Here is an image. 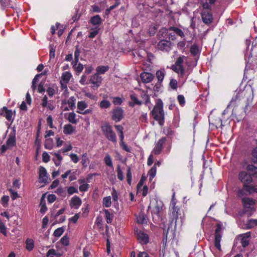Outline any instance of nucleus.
I'll return each mask as SVG.
<instances>
[{
    "mask_svg": "<svg viewBox=\"0 0 257 257\" xmlns=\"http://www.w3.org/2000/svg\"><path fill=\"white\" fill-rule=\"evenodd\" d=\"M4 109L5 110V114L4 116L8 120H11L13 116L12 110L8 109L6 106H4Z\"/></svg>",
    "mask_w": 257,
    "mask_h": 257,
    "instance_id": "34",
    "label": "nucleus"
},
{
    "mask_svg": "<svg viewBox=\"0 0 257 257\" xmlns=\"http://www.w3.org/2000/svg\"><path fill=\"white\" fill-rule=\"evenodd\" d=\"M190 53L193 56H195L199 53V50L197 45L194 44L190 47Z\"/></svg>",
    "mask_w": 257,
    "mask_h": 257,
    "instance_id": "42",
    "label": "nucleus"
},
{
    "mask_svg": "<svg viewBox=\"0 0 257 257\" xmlns=\"http://www.w3.org/2000/svg\"><path fill=\"white\" fill-rule=\"evenodd\" d=\"M72 75L69 72H65L62 75V79L65 83H68Z\"/></svg>",
    "mask_w": 257,
    "mask_h": 257,
    "instance_id": "40",
    "label": "nucleus"
},
{
    "mask_svg": "<svg viewBox=\"0 0 257 257\" xmlns=\"http://www.w3.org/2000/svg\"><path fill=\"white\" fill-rule=\"evenodd\" d=\"M209 120L210 124L213 125L217 127L218 125H222V120L220 118L218 117L216 118V115L215 114L211 113L209 116Z\"/></svg>",
    "mask_w": 257,
    "mask_h": 257,
    "instance_id": "17",
    "label": "nucleus"
},
{
    "mask_svg": "<svg viewBox=\"0 0 257 257\" xmlns=\"http://www.w3.org/2000/svg\"><path fill=\"white\" fill-rule=\"evenodd\" d=\"M242 167L253 178H257V167L252 164H249L247 160L242 162Z\"/></svg>",
    "mask_w": 257,
    "mask_h": 257,
    "instance_id": "4",
    "label": "nucleus"
},
{
    "mask_svg": "<svg viewBox=\"0 0 257 257\" xmlns=\"http://www.w3.org/2000/svg\"><path fill=\"white\" fill-rule=\"evenodd\" d=\"M78 182L80 184L79 187V190L81 192H86L87 191L89 187V185L85 183V179H79Z\"/></svg>",
    "mask_w": 257,
    "mask_h": 257,
    "instance_id": "25",
    "label": "nucleus"
},
{
    "mask_svg": "<svg viewBox=\"0 0 257 257\" xmlns=\"http://www.w3.org/2000/svg\"><path fill=\"white\" fill-rule=\"evenodd\" d=\"M109 69L108 66H99L96 68V74L98 75L104 74Z\"/></svg>",
    "mask_w": 257,
    "mask_h": 257,
    "instance_id": "30",
    "label": "nucleus"
},
{
    "mask_svg": "<svg viewBox=\"0 0 257 257\" xmlns=\"http://www.w3.org/2000/svg\"><path fill=\"white\" fill-rule=\"evenodd\" d=\"M137 237L141 244H147L149 241V235L143 231L137 230Z\"/></svg>",
    "mask_w": 257,
    "mask_h": 257,
    "instance_id": "11",
    "label": "nucleus"
},
{
    "mask_svg": "<svg viewBox=\"0 0 257 257\" xmlns=\"http://www.w3.org/2000/svg\"><path fill=\"white\" fill-rule=\"evenodd\" d=\"M73 68L76 71V74L79 75L82 71L84 67L82 64L79 63L77 65L73 66Z\"/></svg>",
    "mask_w": 257,
    "mask_h": 257,
    "instance_id": "51",
    "label": "nucleus"
},
{
    "mask_svg": "<svg viewBox=\"0 0 257 257\" xmlns=\"http://www.w3.org/2000/svg\"><path fill=\"white\" fill-rule=\"evenodd\" d=\"M64 229L63 227H59L55 229L53 235L55 237H60L64 232Z\"/></svg>",
    "mask_w": 257,
    "mask_h": 257,
    "instance_id": "49",
    "label": "nucleus"
},
{
    "mask_svg": "<svg viewBox=\"0 0 257 257\" xmlns=\"http://www.w3.org/2000/svg\"><path fill=\"white\" fill-rule=\"evenodd\" d=\"M7 146L11 148L16 146V133H11L6 142Z\"/></svg>",
    "mask_w": 257,
    "mask_h": 257,
    "instance_id": "18",
    "label": "nucleus"
},
{
    "mask_svg": "<svg viewBox=\"0 0 257 257\" xmlns=\"http://www.w3.org/2000/svg\"><path fill=\"white\" fill-rule=\"evenodd\" d=\"M47 175L46 169L44 167L40 166L39 168V182L45 183L48 178Z\"/></svg>",
    "mask_w": 257,
    "mask_h": 257,
    "instance_id": "16",
    "label": "nucleus"
},
{
    "mask_svg": "<svg viewBox=\"0 0 257 257\" xmlns=\"http://www.w3.org/2000/svg\"><path fill=\"white\" fill-rule=\"evenodd\" d=\"M34 247V241L32 239L28 238L26 241V248L31 251Z\"/></svg>",
    "mask_w": 257,
    "mask_h": 257,
    "instance_id": "32",
    "label": "nucleus"
},
{
    "mask_svg": "<svg viewBox=\"0 0 257 257\" xmlns=\"http://www.w3.org/2000/svg\"><path fill=\"white\" fill-rule=\"evenodd\" d=\"M102 80V77L98 74L95 73L91 77L89 82L90 83L93 84L92 87L93 89H96L100 85Z\"/></svg>",
    "mask_w": 257,
    "mask_h": 257,
    "instance_id": "10",
    "label": "nucleus"
},
{
    "mask_svg": "<svg viewBox=\"0 0 257 257\" xmlns=\"http://www.w3.org/2000/svg\"><path fill=\"white\" fill-rule=\"evenodd\" d=\"M60 242L63 245L65 246L68 245L69 244V237L67 235L64 236L61 238Z\"/></svg>",
    "mask_w": 257,
    "mask_h": 257,
    "instance_id": "57",
    "label": "nucleus"
},
{
    "mask_svg": "<svg viewBox=\"0 0 257 257\" xmlns=\"http://www.w3.org/2000/svg\"><path fill=\"white\" fill-rule=\"evenodd\" d=\"M221 224L220 223L216 224V228L215 230L214 246L219 250H221L220 241L222 237L221 234Z\"/></svg>",
    "mask_w": 257,
    "mask_h": 257,
    "instance_id": "5",
    "label": "nucleus"
},
{
    "mask_svg": "<svg viewBox=\"0 0 257 257\" xmlns=\"http://www.w3.org/2000/svg\"><path fill=\"white\" fill-rule=\"evenodd\" d=\"M44 197H45V195L43 194L41 198V202H40V206H41L40 212L43 214L45 213L46 212V211L47 210V208L46 205Z\"/></svg>",
    "mask_w": 257,
    "mask_h": 257,
    "instance_id": "33",
    "label": "nucleus"
},
{
    "mask_svg": "<svg viewBox=\"0 0 257 257\" xmlns=\"http://www.w3.org/2000/svg\"><path fill=\"white\" fill-rule=\"evenodd\" d=\"M243 187L245 189L246 192L249 194L255 192V187L250 184H246L243 185Z\"/></svg>",
    "mask_w": 257,
    "mask_h": 257,
    "instance_id": "35",
    "label": "nucleus"
},
{
    "mask_svg": "<svg viewBox=\"0 0 257 257\" xmlns=\"http://www.w3.org/2000/svg\"><path fill=\"white\" fill-rule=\"evenodd\" d=\"M87 106V104L83 101H78L77 103V108L81 111L84 110Z\"/></svg>",
    "mask_w": 257,
    "mask_h": 257,
    "instance_id": "48",
    "label": "nucleus"
},
{
    "mask_svg": "<svg viewBox=\"0 0 257 257\" xmlns=\"http://www.w3.org/2000/svg\"><path fill=\"white\" fill-rule=\"evenodd\" d=\"M126 178H127V183L130 185H131V183H132V175L131 169L130 167H128L127 169Z\"/></svg>",
    "mask_w": 257,
    "mask_h": 257,
    "instance_id": "53",
    "label": "nucleus"
},
{
    "mask_svg": "<svg viewBox=\"0 0 257 257\" xmlns=\"http://www.w3.org/2000/svg\"><path fill=\"white\" fill-rule=\"evenodd\" d=\"M251 162L254 164H257V148L253 149L251 152Z\"/></svg>",
    "mask_w": 257,
    "mask_h": 257,
    "instance_id": "46",
    "label": "nucleus"
},
{
    "mask_svg": "<svg viewBox=\"0 0 257 257\" xmlns=\"http://www.w3.org/2000/svg\"><path fill=\"white\" fill-rule=\"evenodd\" d=\"M117 172L118 179L120 181L123 180L124 179V176L123 172L121 170L120 167L119 165H118L117 167Z\"/></svg>",
    "mask_w": 257,
    "mask_h": 257,
    "instance_id": "56",
    "label": "nucleus"
},
{
    "mask_svg": "<svg viewBox=\"0 0 257 257\" xmlns=\"http://www.w3.org/2000/svg\"><path fill=\"white\" fill-rule=\"evenodd\" d=\"M104 161L106 166L113 168L112 159L109 155H107L104 159Z\"/></svg>",
    "mask_w": 257,
    "mask_h": 257,
    "instance_id": "47",
    "label": "nucleus"
},
{
    "mask_svg": "<svg viewBox=\"0 0 257 257\" xmlns=\"http://www.w3.org/2000/svg\"><path fill=\"white\" fill-rule=\"evenodd\" d=\"M82 165L83 167H86L87 165L89 163V160L87 157V154L86 153H84L82 155V161H81Z\"/></svg>",
    "mask_w": 257,
    "mask_h": 257,
    "instance_id": "41",
    "label": "nucleus"
},
{
    "mask_svg": "<svg viewBox=\"0 0 257 257\" xmlns=\"http://www.w3.org/2000/svg\"><path fill=\"white\" fill-rule=\"evenodd\" d=\"M82 201L81 199L77 196L75 195L70 200V206L71 208L78 209L81 206Z\"/></svg>",
    "mask_w": 257,
    "mask_h": 257,
    "instance_id": "14",
    "label": "nucleus"
},
{
    "mask_svg": "<svg viewBox=\"0 0 257 257\" xmlns=\"http://www.w3.org/2000/svg\"><path fill=\"white\" fill-rule=\"evenodd\" d=\"M240 100L239 93H237L235 95L233 96L229 104L227 105V108H229L230 106H235L236 105L237 102Z\"/></svg>",
    "mask_w": 257,
    "mask_h": 257,
    "instance_id": "26",
    "label": "nucleus"
},
{
    "mask_svg": "<svg viewBox=\"0 0 257 257\" xmlns=\"http://www.w3.org/2000/svg\"><path fill=\"white\" fill-rule=\"evenodd\" d=\"M257 226V219H250L244 224L243 228L250 229Z\"/></svg>",
    "mask_w": 257,
    "mask_h": 257,
    "instance_id": "20",
    "label": "nucleus"
},
{
    "mask_svg": "<svg viewBox=\"0 0 257 257\" xmlns=\"http://www.w3.org/2000/svg\"><path fill=\"white\" fill-rule=\"evenodd\" d=\"M175 194L174 193L171 199L169 216L170 225H172L174 223V229H175L176 228L177 221L179 216L181 218V213L180 208L178 205H176V200L175 198Z\"/></svg>",
    "mask_w": 257,
    "mask_h": 257,
    "instance_id": "2",
    "label": "nucleus"
},
{
    "mask_svg": "<svg viewBox=\"0 0 257 257\" xmlns=\"http://www.w3.org/2000/svg\"><path fill=\"white\" fill-rule=\"evenodd\" d=\"M67 192L69 195H72L74 193L78 192L77 189L73 186L69 187L67 189Z\"/></svg>",
    "mask_w": 257,
    "mask_h": 257,
    "instance_id": "62",
    "label": "nucleus"
},
{
    "mask_svg": "<svg viewBox=\"0 0 257 257\" xmlns=\"http://www.w3.org/2000/svg\"><path fill=\"white\" fill-rule=\"evenodd\" d=\"M76 98L74 96H71L67 102L66 100L62 101V105L68 104L69 107L71 110H73L75 108Z\"/></svg>",
    "mask_w": 257,
    "mask_h": 257,
    "instance_id": "22",
    "label": "nucleus"
},
{
    "mask_svg": "<svg viewBox=\"0 0 257 257\" xmlns=\"http://www.w3.org/2000/svg\"><path fill=\"white\" fill-rule=\"evenodd\" d=\"M157 169L155 166H153L148 172V175L149 176V179L152 180L156 176Z\"/></svg>",
    "mask_w": 257,
    "mask_h": 257,
    "instance_id": "44",
    "label": "nucleus"
},
{
    "mask_svg": "<svg viewBox=\"0 0 257 257\" xmlns=\"http://www.w3.org/2000/svg\"><path fill=\"white\" fill-rule=\"evenodd\" d=\"M185 58V56H182L179 57L177 60L176 61L175 64L173 65L172 66H182L183 65V63L184 62V58Z\"/></svg>",
    "mask_w": 257,
    "mask_h": 257,
    "instance_id": "54",
    "label": "nucleus"
},
{
    "mask_svg": "<svg viewBox=\"0 0 257 257\" xmlns=\"http://www.w3.org/2000/svg\"><path fill=\"white\" fill-rule=\"evenodd\" d=\"M177 81L175 79H171L169 83L170 87L173 90L177 89Z\"/></svg>",
    "mask_w": 257,
    "mask_h": 257,
    "instance_id": "55",
    "label": "nucleus"
},
{
    "mask_svg": "<svg viewBox=\"0 0 257 257\" xmlns=\"http://www.w3.org/2000/svg\"><path fill=\"white\" fill-rule=\"evenodd\" d=\"M156 76L158 79V83L161 84L164 80L165 72L161 70H158L156 73Z\"/></svg>",
    "mask_w": 257,
    "mask_h": 257,
    "instance_id": "27",
    "label": "nucleus"
},
{
    "mask_svg": "<svg viewBox=\"0 0 257 257\" xmlns=\"http://www.w3.org/2000/svg\"><path fill=\"white\" fill-rule=\"evenodd\" d=\"M237 195L239 197H241L242 196L246 195V190L245 189H244V187H243V186L241 189H239L238 190L237 192Z\"/></svg>",
    "mask_w": 257,
    "mask_h": 257,
    "instance_id": "58",
    "label": "nucleus"
},
{
    "mask_svg": "<svg viewBox=\"0 0 257 257\" xmlns=\"http://www.w3.org/2000/svg\"><path fill=\"white\" fill-rule=\"evenodd\" d=\"M130 98H131V100L134 101V104L132 103V102H130L129 105L133 107V106H134L135 104H137V105H141L143 103V101L142 100H139L138 99V98L137 97V95L135 94H131L130 95Z\"/></svg>",
    "mask_w": 257,
    "mask_h": 257,
    "instance_id": "24",
    "label": "nucleus"
},
{
    "mask_svg": "<svg viewBox=\"0 0 257 257\" xmlns=\"http://www.w3.org/2000/svg\"><path fill=\"white\" fill-rule=\"evenodd\" d=\"M0 232L5 236L7 235V228L4 223L0 219Z\"/></svg>",
    "mask_w": 257,
    "mask_h": 257,
    "instance_id": "50",
    "label": "nucleus"
},
{
    "mask_svg": "<svg viewBox=\"0 0 257 257\" xmlns=\"http://www.w3.org/2000/svg\"><path fill=\"white\" fill-rule=\"evenodd\" d=\"M9 191L10 193L11 197L13 200H15L19 197L17 192L14 191L12 189H9Z\"/></svg>",
    "mask_w": 257,
    "mask_h": 257,
    "instance_id": "59",
    "label": "nucleus"
},
{
    "mask_svg": "<svg viewBox=\"0 0 257 257\" xmlns=\"http://www.w3.org/2000/svg\"><path fill=\"white\" fill-rule=\"evenodd\" d=\"M110 102L107 100H103L99 103V107L101 108H107L110 106Z\"/></svg>",
    "mask_w": 257,
    "mask_h": 257,
    "instance_id": "45",
    "label": "nucleus"
},
{
    "mask_svg": "<svg viewBox=\"0 0 257 257\" xmlns=\"http://www.w3.org/2000/svg\"><path fill=\"white\" fill-rule=\"evenodd\" d=\"M146 215L144 213H139L137 216V221L139 224H143L146 221Z\"/></svg>",
    "mask_w": 257,
    "mask_h": 257,
    "instance_id": "36",
    "label": "nucleus"
},
{
    "mask_svg": "<svg viewBox=\"0 0 257 257\" xmlns=\"http://www.w3.org/2000/svg\"><path fill=\"white\" fill-rule=\"evenodd\" d=\"M164 134L167 136H169L171 138L173 137V136L174 135V131L172 130V129L169 127L166 128L164 130Z\"/></svg>",
    "mask_w": 257,
    "mask_h": 257,
    "instance_id": "52",
    "label": "nucleus"
},
{
    "mask_svg": "<svg viewBox=\"0 0 257 257\" xmlns=\"http://www.w3.org/2000/svg\"><path fill=\"white\" fill-rule=\"evenodd\" d=\"M158 49L164 52H169L171 49V43L170 41L161 40L157 45Z\"/></svg>",
    "mask_w": 257,
    "mask_h": 257,
    "instance_id": "9",
    "label": "nucleus"
},
{
    "mask_svg": "<svg viewBox=\"0 0 257 257\" xmlns=\"http://www.w3.org/2000/svg\"><path fill=\"white\" fill-rule=\"evenodd\" d=\"M42 159L45 163H47L50 161V156L47 152H45L43 153Z\"/></svg>",
    "mask_w": 257,
    "mask_h": 257,
    "instance_id": "63",
    "label": "nucleus"
},
{
    "mask_svg": "<svg viewBox=\"0 0 257 257\" xmlns=\"http://www.w3.org/2000/svg\"><path fill=\"white\" fill-rule=\"evenodd\" d=\"M177 100L181 106H184L185 103V97L183 95H179L177 96Z\"/></svg>",
    "mask_w": 257,
    "mask_h": 257,
    "instance_id": "60",
    "label": "nucleus"
},
{
    "mask_svg": "<svg viewBox=\"0 0 257 257\" xmlns=\"http://www.w3.org/2000/svg\"><path fill=\"white\" fill-rule=\"evenodd\" d=\"M74 131V128L71 124H65L64 126L63 133L65 135H71Z\"/></svg>",
    "mask_w": 257,
    "mask_h": 257,
    "instance_id": "28",
    "label": "nucleus"
},
{
    "mask_svg": "<svg viewBox=\"0 0 257 257\" xmlns=\"http://www.w3.org/2000/svg\"><path fill=\"white\" fill-rule=\"evenodd\" d=\"M154 76L150 72H144L140 75V78L143 83H148L151 82Z\"/></svg>",
    "mask_w": 257,
    "mask_h": 257,
    "instance_id": "15",
    "label": "nucleus"
},
{
    "mask_svg": "<svg viewBox=\"0 0 257 257\" xmlns=\"http://www.w3.org/2000/svg\"><path fill=\"white\" fill-rule=\"evenodd\" d=\"M241 237L240 243L243 248L247 247L249 244V238L250 237V232H247L239 235Z\"/></svg>",
    "mask_w": 257,
    "mask_h": 257,
    "instance_id": "13",
    "label": "nucleus"
},
{
    "mask_svg": "<svg viewBox=\"0 0 257 257\" xmlns=\"http://www.w3.org/2000/svg\"><path fill=\"white\" fill-rule=\"evenodd\" d=\"M56 254V251L54 249H50L47 252V257H54Z\"/></svg>",
    "mask_w": 257,
    "mask_h": 257,
    "instance_id": "64",
    "label": "nucleus"
},
{
    "mask_svg": "<svg viewBox=\"0 0 257 257\" xmlns=\"http://www.w3.org/2000/svg\"><path fill=\"white\" fill-rule=\"evenodd\" d=\"M166 141L167 139L166 137H162L158 140L153 150V153L155 155H158L161 154Z\"/></svg>",
    "mask_w": 257,
    "mask_h": 257,
    "instance_id": "8",
    "label": "nucleus"
},
{
    "mask_svg": "<svg viewBox=\"0 0 257 257\" xmlns=\"http://www.w3.org/2000/svg\"><path fill=\"white\" fill-rule=\"evenodd\" d=\"M53 146V141L52 139H46L45 141L44 146L46 149L51 150Z\"/></svg>",
    "mask_w": 257,
    "mask_h": 257,
    "instance_id": "38",
    "label": "nucleus"
},
{
    "mask_svg": "<svg viewBox=\"0 0 257 257\" xmlns=\"http://www.w3.org/2000/svg\"><path fill=\"white\" fill-rule=\"evenodd\" d=\"M67 119L70 122L72 123L76 124L77 123V120L76 119V114L73 112L69 113Z\"/></svg>",
    "mask_w": 257,
    "mask_h": 257,
    "instance_id": "43",
    "label": "nucleus"
},
{
    "mask_svg": "<svg viewBox=\"0 0 257 257\" xmlns=\"http://www.w3.org/2000/svg\"><path fill=\"white\" fill-rule=\"evenodd\" d=\"M151 113L153 118L162 126L165 122V112L163 109V102L161 99L156 100L155 105Z\"/></svg>",
    "mask_w": 257,
    "mask_h": 257,
    "instance_id": "1",
    "label": "nucleus"
},
{
    "mask_svg": "<svg viewBox=\"0 0 257 257\" xmlns=\"http://www.w3.org/2000/svg\"><path fill=\"white\" fill-rule=\"evenodd\" d=\"M171 69L175 72L178 73L180 77H183L185 75V69L183 65L182 66H172Z\"/></svg>",
    "mask_w": 257,
    "mask_h": 257,
    "instance_id": "19",
    "label": "nucleus"
},
{
    "mask_svg": "<svg viewBox=\"0 0 257 257\" xmlns=\"http://www.w3.org/2000/svg\"><path fill=\"white\" fill-rule=\"evenodd\" d=\"M238 179L243 185L251 184L253 182V177L245 170L241 171L239 173Z\"/></svg>",
    "mask_w": 257,
    "mask_h": 257,
    "instance_id": "6",
    "label": "nucleus"
},
{
    "mask_svg": "<svg viewBox=\"0 0 257 257\" xmlns=\"http://www.w3.org/2000/svg\"><path fill=\"white\" fill-rule=\"evenodd\" d=\"M162 210V207L160 206L159 205L157 204V205L155 207V208L153 209V211L154 213L156 214L157 215H158Z\"/></svg>",
    "mask_w": 257,
    "mask_h": 257,
    "instance_id": "61",
    "label": "nucleus"
},
{
    "mask_svg": "<svg viewBox=\"0 0 257 257\" xmlns=\"http://www.w3.org/2000/svg\"><path fill=\"white\" fill-rule=\"evenodd\" d=\"M201 17L203 22L207 25H209L212 22L213 17L212 14L208 11H203L201 13Z\"/></svg>",
    "mask_w": 257,
    "mask_h": 257,
    "instance_id": "12",
    "label": "nucleus"
},
{
    "mask_svg": "<svg viewBox=\"0 0 257 257\" xmlns=\"http://www.w3.org/2000/svg\"><path fill=\"white\" fill-rule=\"evenodd\" d=\"M101 131L105 138L113 143L117 142L115 133L112 130V126L109 123L105 122L101 125Z\"/></svg>",
    "mask_w": 257,
    "mask_h": 257,
    "instance_id": "3",
    "label": "nucleus"
},
{
    "mask_svg": "<svg viewBox=\"0 0 257 257\" xmlns=\"http://www.w3.org/2000/svg\"><path fill=\"white\" fill-rule=\"evenodd\" d=\"M103 211L105 213V216L107 223L108 224L111 223L114 217L113 214L112 213H110L107 209H104Z\"/></svg>",
    "mask_w": 257,
    "mask_h": 257,
    "instance_id": "29",
    "label": "nucleus"
},
{
    "mask_svg": "<svg viewBox=\"0 0 257 257\" xmlns=\"http://www.w3.org/2000/svg\"><path fill=\"white\" fill-rule=\"evenodd\" d=\"M112 112V119L116 122L120 121L124 117V111L121 107H115Z\"/></svg>",
    "mask_w": 257,
    "mask_h": 257,
    "instance_id": "7",
    "label": "nucleus"
},
{
    "mask_svg": "<svg viewBox=\"0 0 257 257\" xmlns=\"http://www.w3.org/2000/svg\"><path fill=\"white\" fill-rule=\"evenodd\" d=\"M241 202L245 207L246 205H251L254 204V201L252 199L249 198L248 197H243L241 200Z\"/></svg>",
    "mask_w": 257,
    "mask_h": 257,
    "instance_id": "37",
    "label": "nucleus"
},
{
    "mask_svg": "<svg viewBox=\"0 0 257 257\" xmlns=\"http://www.w3.org/2000/svg\"><path fill=\"white\" fill-rule=\"evenodd\" d=\"M102 205L104 207H109L111 205L110 196H107L103 198Z\"/></svg>",
    "mask_w": 257,
    "mask_h": 257,
    "instance_id": "39",
    "label": "nucleus"
},
{
    "mask_svg": "<svg viewBox=\"0 0 257 257\" xmlns=\"http://www.w3.org/2000/svg\"><path fill=\"white\" fill-rule=\"evenodd\" d=\"M140 96L145 101V105H148L151 103L150 96L147 94V92L144 91H142L141 93Z\"/></svg>",
    "mask_w": 257,
    "mask_h": 257,
    "instance_id": "31",
    "label": "nucleus"
},
{
    "mask_svg": "<svg viewBox=\"0 0 257 257\" xmlns=\"http://www.w3.org/2000/svg\"><path fill=\"white\" fill-rule=\"evenodd\" d=\"M215 1L216 0H201V3L203 9L208 10L211 9V5L214 4Z\"/></svg>",
    "mask_w": 257,
    "mask_h": 257,
    "instance_id": "21",
    "label": "nucleus"
},
{
    "mask_svg": "<svg viewBox=\"0 0 257 257\" xmlns=\"http://www.w3.org/2000/svg\"><path fill=\"white\" fill-rule=\"evenodd\" d=\"M90 22L93 26H99L102 23V20L99 15H95L91 18Z\"/></svg>",
    "mask_w": 257,
    "mask_h": 257,
    "instance_id": "23",
    "label": "nucleus"
}]
</instances>
